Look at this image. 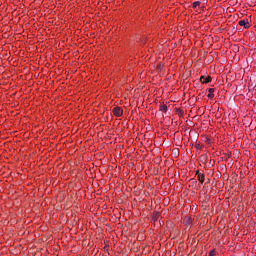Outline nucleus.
<instances>
[{
	"mask_svg": "<svg viewBox=\"0 0 256 256\" xmlns=\"http://www.w3.org/2000/svg\"><path fill=\"white\" fill-rule=\"evenodd\" d=\"M240 27H244V29H249L251 27V24L249 23V19H244L239 21Z\"/></svg>",
	"mask_w": 256,
	"mask_h": 256,
	"instance_id": "f257e3e1",
	"label": "nucleus"
},
{
	"mask_svg": "<svg viewBox=\"0 0 256 256\" xmlns=\"http://www.w3.org/2000/svg\"><path fill=\"white\" fill-rule=\"evenodd\" d=\"M113 113H114L115 117H122L123 109H121V107L117 106V107L113 108Z\"/></svg>",
	"mask_w": 256,
	"mask_h": 256,
	"instance_id": "f03ea898",
	"label": "nucleus"
},
{
	"mask_svg": "<svg viewBox=\"0 0 256 256\" xmlns=\"http://www.w3.org/2000/svg\"><path fill=\"white\" fill-rule=\"evenodd\" d=\"M196 175H197L198 181H200L201 184L205 183V174L197 171Z\"/></svg>",
	"mask_w": 256,
	"mask_h": 256,
	"instance_id": "7ed1b4c3",
	"label": "nucleus"
},
{
	"mask_svg": "<svg viewBox=\"0 0 256 256\" xmlns=\"http://www.w3.org/2000/svg\"><path fill=\"white\" fill-rule=\"evenodd\" d=\"M200 81H201V83H211V77L210 76H201Z\"/></svg>",
	"mask_w": 256,
	"mask_h": 256,
	"instance_id": "20e7f679",
	"label": "nucleus"
},
{
	"mask_svg": "<svg viewBox=\"0 0 256 256\" xmlns=\"http://www.w3.org/2000/svg\"><path fill=\"white\" fill-rule=\"evenodd\" d=\"M208 93V99H213V97H215V88H209Z\"/></svg>",
	"mask_w": 256,
	"mask_h": 256,
	"instance_id": "39448f33",
	"label": "nucleus"
},
{
	"mask_svg": "<svg viewBox=\"0 0 256 256\" xmlns=\"http://www.w3.org/2000/svg\"><path fill=\"white\" fill-rule=\"evenodd\" d=\"M199 5H201V2L196 1V2H194V3L192 4V7H193V9H197V7H199Z\"/></svg>",
	"mask_w": 256,
	"mask_h": 256,
	"instance_id": "423d86ee",
	"label": "nucleus"
},
{
	"mask_svg": "<svg viewBox=\"0 0 256 256\" xmlns=\"http://www.w3.org/2000/svg\"><path fill=\"white\" fill-rule=\"evenodd\" d=\"M159 111H167V105H161Z\"/></svg>",
	"mask_w": 256,
	"mask_h": 256,
	"instance_id": "0eeeda50",
	"label": "nucleus"
},
{
	"mask_svg": "<svg viewBox=\"0 0 256 256\" xmlns=\"http://www.w3.org/2000/svg\"><path fill=\"white\" fill-rule=\"evenodd\" d=\"M217 255V252L215 250H211L209 252V256H216Z\"/></svg>",
	"mask_w": 256,
	"mask_h": 256,
	"instance_id": "6e6552de",
	"label": "nucleus"
},
{
	"mask_svg": "<svg viewBox=\"0 0 256 256\" xmlns=\"http://www.w3.org/2000/svg\"><path fill=\"white\" fill-rule=\"evenodd\" d=\"M177 113H181V109H178V110H177Z\"/></svg>",
	"mask_w": 256,
	"mask_h": 256,
	"instance_id": "1a4fd4ad",
	"label": "nucleus"
}]
</instances>
